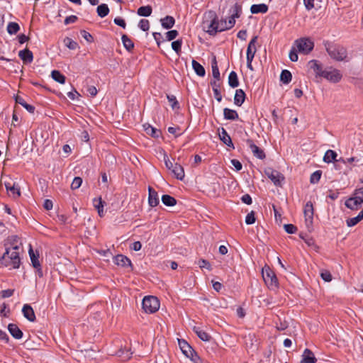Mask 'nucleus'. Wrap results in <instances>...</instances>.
Here are the masks:
<instances>
[{"label":"nucleus","mask_w":363,"mask_h":363,"mask_svg":"<svg viewBox=\"0 0 363 363\" xmlns=\"http://www.w3.org/2000/svg\"><path fill=\"white\" fill-rule=\"evenodd\" d=\"M353 195L356 197L360 204L363 203V187L356 189Z\"/></svg>","instance_id":"obj_51"},{"label":"nucleus","mask_w":363,"mask_h":363,"mask_svg":"<svg viewBox=\"0 0 363 363\" xmlns=\"http://www.w3.org/2000/svg\"><path fill=\"white\" fill-rule=\"evenodd\" d=\"M51 77L52 78L59 82L60 84H65V80H66V77L64 74H62L60 71L58 70H53L51 72Z\"/></svg>","instance_id":"obj_39"},{"label":"nucleus","mask_w":363,"mask_h":363,"mask_svg":"<svg viewBox=\"0 0 363 363\" xmlns=\"http://www.w3.org/2000/svg\"><path fill=\"white\" fill-rule=\"evenodd\" d=\"M198 264H199V267L201 269L206 268V269H208L209 271L211 270V265L210 262L206 259H200L198 261Z\"/></svg>","instance_id":"obj_57"},{"label":"nucleus","mask_w":363,"mask_h":363,"mask_svg":"<svg viewBox=\"0 0 363 363\" xmlns=\"http://www.w3.org/2000/svg\"><path fill=\"white\" fill-rule=\"evenodd\" d=\"M14 294V289H8L6 290H2L0 292V296L2 298H9L12 296Z\"/></svg>","instance_id":"obj_58"},{"label":"nucleus","mask_w":363,"mask_h":363,"mask_svg":"<svg viewBox=\"0 0 363 363\" xmlns=\"http://www.w3.org/2000/svg\"><path fill=\"white\" fill-rule=\"evenodd\" d=\"M175 23V19L171 16H167L161 19V25L165 29L172 28Z\"/></svg>","instance_id":"obj_29"},{"label":"nucleus","mask_w":363,"mask_h":363,"mask_svg":"<svg viewBox=\"0 0 363 363\" xmlns=\"http://www.w3.org/2000/svg\"><path fill=\"white\" fill-rule=\"evenodd\" d=\"M179 35V33L177 30H171L166 33V39L168 41L173 40L175 39Z\"/></svg>","instance_id":"obj_53"},{"label":"nucleus","mask_w":363,"mask_h":363,"mask_svg":"<svg viewBox=\"0 0 363 363\" xmlns=\"http://www.w3.org/2000/svg\"><path fill=\"white\" fill-rule=\"evenodd\" d=\"M292 79V74L290 71L284 69L280 74V81L284 84H288Z\"/></svg>","instance_id":"obj_37"},{"label":"nucleus","mask_w":363,"mask_h":363,"mask_svg":"<svg viewBox=\"0 0 363 363\" xmlns=\"http://www.w3.org/2000/svg\"><path fill=\"white\" fill-rule=\"evenodd\" d=\"M142 308L147 313H154L160 308V301L155 296H145L142 301Z\"/></svg>","instance_id":"obj_5"},{"label":"nucleus","mask_w":363,"mask_h":363,"mask_svg":"<svg viewBox=\"0 0 363 363\" xmlns=\"http://www.w3.org/2000/svg\"><path fill=\"white\" fill-rule=\"evenodd\" d=\"M262 275L264 283L270 290H276L279 288V281L275 272L267 265L263 267Z\"/></svg>","instance_id":"obj_4"},{"label":"nucleus","mask_w":363,"mask_h":363,"mask_svg":"<svg viewBox=\"0 0 363 363\" xmlns=\"http://www.w3.org/2000/svg\"><path fill=\"white\" fill-rule=\"evenodd\" d=\"M161 199L164 205L167 206H174L177 204L176 199L168 194H164Z\"/></svg>","instance_id":"obj_38"},{"label":"nucleus","mask_w":363,"mask_h":363,"mask_svg":"<svg viewBox=\"0 0 363 363\" xmlns=\"http://www.w3.org/2000/svg\"><path fill=\"white\" fill-rule=\"evenodd\" d=\"M113 22L116 25L121 26L123 28H125L126 23L123 18L121 17H116L114 18Z\"/></svg>","instance_id":"obj_62"},{"label":"nucleus","mask_w":363,"mask_h":363,"mask_svg":"<svg viewBox=\"0 0 363 363\" xmlns=\"http://www.w3.org/2000/svg\"><path fill=\"white\" fill-rule=\"evenodd\" d=\"M172 172L174 174L175 177L177 179L183 180L184 178L185 174L183 167L179 163H174V168L172 169Z\"/></svg>","instance_id":"obj_26"},{"label":"nucleus","mask_w":363,"mask_h":363,"mask_svg":"<svg viewBox=\"0 0 363 363\" xmlns=\"http://www.w3.org/2000/svg\"><path fill=\"white\" fill-rule=\"evenodd\" d=\"M148 203L151 207L157 206L159 203V197L157 192L151 186L148 187Z\"/></svg>","instance_id":"obj_16"},{"label":"nucleus","mask_w":363,"mask_h":363,"mask_svg":"<svg viewBox=\"0 0 363 363\" xmlns=\"http://www.w3.org/2000/svg\"><path fill=\"white\" fill-rule=\"evenodd\" d=\"M359 221V220L358 219V218L357 216L354 217V218H348L347 220H346V223H347V225L348 227H352V226H354L355 225H357Z\"/></svg>","instance_id":"obj_61"},{"label":"nucleus","mask_w":363,"mask_h":363,"mask_svg":"<svg viewBox=\"0 0 363 363\" xmlns=\"http://www.w3.org/2000/svg\"><path fill=\"white\" fill-rule=\"evenodd\" d=\"M138 27L143 31H147L150 28V22L147 19H141L138 23Z\"/></svg>","instance_id":"obj_52"},{"label":"nucleus","mask_w":363,"mask_h":363,"mask_svg":"<svg viewBox=\"0 0 363 363\" xmlns=\"http://www.w3.org/2000/svg\"><path fill=\"white\" fill-rule=\"evenodd\" d=\"M321 278L325 281H330L332 280V274L329 271L325 270L320 273Z\"/></svg>","instance_id":"obj_59"},{"label":"nucleus","mask_w":363,"mask_h":363,"mask_svg":"<svg viewBox=\"0 0 363 363\" xmlns=\"http://www.w3.org/2000/svg\"><path fill=\"white\" fill-rule=\"evenodd\" d=\"M96 12L99 17L104 18L108 14L109 8L107 4H101L98 6V7L96 9Z\"/></svg>","instance_id":"obj_40"},{"label":"nucleus","mask_w":363,"mask_h":363,"mask_svg":"<svg viewBox=\"0 0 363 363\" xmlns=\"http://www.w3.org/2000/svg\"><path fill=\"white\" fill-rule=\"evenodd\" d=\"M169 102L170 103V106L173 109H179L180 107L179 106V103L177 100V98L174 95H167V96Z\"/></svg>","instance_id":"obj_48"},{"label":"nucleus","mask_w":363,"mask_h":363,"mask_svg":"<svg viewBox=\"0 0 363 363\" xmlns=\"http://www.w3.org/2000/svg\"><path fill=\"white\" fill-rule=\"evenodd\" d=\"M18 56L24 63H30L33 60V52L28 48L19 51Z\"/></svg>","instance_id":"obj_20"},{"label":"nucleus","mask_w":363,"mask_h":363,"mask_svg":"<svg viewBox=\"0 0 363 363\" xmlns=\"http://www.w3.org/2000/svg\"><path fill=\"white\" fill-rule=\"evenodd\" d=\"M182 40L178 39L172 43V48L178 54L181 52L182 45Z\"/></svg>","instance_id":"obj_47"},{"label":"nucleus","mask_w":363,"mask_h":363,"mask_svg":"<svg viewBox=\"0 0 363 363\" xmlns=\"http://www.w3.org/2000/svg\"><path fill=\"white\" fill-rule=\"evenodd\" d=\"M194 331L197 335V336L204 342H208L211 338V335L208 333L201 330L199 327H194Z\"/></svg>","instance_id":"obj_30"},{"label":"nucleus","mask_w":363,"mask_h":363,"mask_svg":"<svg viewBox=\"0 0 363 363\" xmlns=\"http://www.w3.org/2000/svg\"><path fill=\"white\" fill-rule=\"evenodd\" d=\"M10 313V309L8 308V305L4 303L0 306V315L2 317H8Z\"/></svg>","instance_id":"obj_56"},{"label":"nucleus","mask_w":363,"mask_h":363,"mask_svg":"<svg viewBox=\"0 0 363 363\" xmlns=\"http://www.w3.org/2000/svg\"><path fill=\"white\" fill-rule=\"evenodd\" d=\"M223 116L226 120L235 121L239 118L238 112L235 110L225 108L223 109Z\"/></svg>","instance_id":"obj_27"},{"label":"nucleus","mask_w":363,"mask_h":363,"mask_svg":"<svg viewBox=\"0 0 363 363\" xmlns=\"http://www.w3.org/2000/svg\"><path fill=\"white\" fill-rule=\"evenodd\" d=\"M230 162L233 164V166L235 167L236 171H240L242 169V164L239 160H238L236 159H233V160H231Z\"/></svg>","instance_id":"obj_63"},{"label":"nucleus","mask_w":363,"mask_h":363,"mask_svg":"<svg viewBox=\"0 0 363 363\" xmlns=\"http://www.w3.org/2000/svg\"><path fill=\"white\" fill-rule=\"evenodd\" d=\"M211 85L216 99L220 102L222 101V95L220 91V83L218 81H211Z\"/></svg>","instance_id":"obj_25"},{"label":"nucleus","mask_w":363,"mask_h":363,"mask_svg":"<svg viewBox=\"0 0 363 363\" xmlns=\"http://www.w3.org/2000/svg\"><path fill=\"white\" fill-rule=\"evenodd\" d=\"M132 354L130 350L127 347L121 348L116 352V354L121 358L122 361H127L130 359Z\"/></svg>","instance_id":"obj_28"},{"label":"nucleus","mask_w":363,"mask_h":363,"mask_svg":"<svg viewBox=\"0 0 363 363\" xmlns=\"http://www.w3.org/2000/svg\"><path fill=\"white\" fill-rule=\"evenodd\" d=\"M337 155L334 150H328L325 153V155L323 157V161L326 163H330L332 162L337 160Z\"/></svg>","instance_id":"obj_36"},{"label":"nucleus","mask_w":363,"mask_h":363,"mask_svg":"<svg viewBox=\"0 0 363 363\" xmlns=\"http://www.w3.org/2000/svg\"><path fill=\"white\" fill-rule=\"evenodd\" d=\"M305 222L307 228L312 226L313 220L314 209L311 201H308L303 208Z\"/></svg>","instance_id":"obj_11"},{"label":"nucleus","mask_w":363,"mask_h":363,"mask_svg":"<svg viewBox=\"0 0 363 363\" xmlns=\"http://www.w3.org/2000/svg\"><path fill=\"white\" fill-rule=\"evenodd\" d=\"M9 191H11L13 199H17L21 196V189L18 184L16 183H13L11 188L9 189Z\"/></svg>","instance_id":"obj_45"},{"label":"nucleus","mask_w":363,"mask_h":363,"mask_svg":"<svg viewBox=\"0 0 363 363\" xmlns=\"http://www.w3.org/2000/svg\"><path fill=\"white\" fill-rule=\"evenodd\" d=\"M228 84L232 88H236L239 86L238 74L235 71H232L229 74Z\"/></svg>","instance_id":"obj_33"},{"label":"nucleus","mask_w":363,"mask_h":363,"mask_svg":"<svg viewBox=\"0 0 363 363\" xmlns=\"http://www.w3.org/2000/svg\"><path fill=\"white\" fill-rule=\"evenodd\" d=\"M325 48L332 59L337 62H348L350 60L347 58V50L344 46L340 44L328 43L325 45Z\"/></svg>","instance_id":"obj_2"},{"label":"nucleus","mask_w":363,"mask_h":363,"mask_svg":"<svg viewBox=\"0 0 363 363\" xmlns=\"http://www.w3.org/2000/svg\"><path fill=\"white\" fill-rule=\"evenodd\" d=\"M152 8L151 6H143L138 8L137 13L140 16L148 17L152 14Z\"/></svg>","instance_id":"obj_34"},{"label":"nucleus","mask_w":363,"mask_h":363,"mask_svg":"<svg viewBox=\"0 0 363 363\" xmlns=\"http://www.w3.org/2000/svg\"><path fill=\"white\" fill-rule=\"evenodd\" d=\"M5 250H21V242L17 235H10L4 242Z\"/></svg>","instance_id":"obj_10"},{"label":"nucleus","mask_w":363,"mask_h":363,"mask_svg":"<svg viewBox=\"0 0 363 363\" xmlns=\"http://www.w3.org/2000/svg\"><path fill=\"white\" fill-rule=\"evenodd\" d=\"M297 51H298V50H296L294 48H293L291 50L289 55V59L291 60V61L296 62L298 60V57Z\"/></svg>","instance_id":"obj_60"},{"label":"nucleus","mask_w":363,"mask_h":363,"mask_svg":"<svg viewBox=\"0 0 363 363\" xmlns=\"http://www.w3.org/2000/svg\"><path fill=\"white\" fill-rule=\"evenodd\" d=\"M23 316L30 322H34L36 320L33 308L29 304H25L22 308Z\"/></svg>","instance_id":"obj_15"},{"label":"nucleus","mask_w":363,"mask_h":363,"mask_svg":"<svg viewBox=\"0 0 363 363\" xmlns=\"http://www.w3.org/2000/svg\"><path fill=\"white\" fill-rule=\"evenodd\" d=\"M284 228L289 234H294L298 230L297 227L293 224H285Z\"/></svg>","instance_id":"obj_54"},{"label":"nucleus","mask_w":363,"mask_h":363,"mask_svg":"<svg viewBox=\"0 0 363 363\" xmlns=\"http://www.w3.org/2000/svg\"><path fill=\"white\" fill-rule=\"evenodd\" d=\"M268 9V6L265 4H253L250 7V12L253 14L266 13Z\"/></svg>","instance_id":"obj_24"},{"label":"nucleus","mask_w":363,"mask_h":363,"mask_svg":"<svg viewBox=\"0 0 363 363\" xmlns=\"http://www.w3.org/2000/svg\"><path fill=\"white\" fill-rule=\"evenodd\" d=\"M230 13L233 17L238 18L242 13V6L238 3H235L230 9Z\"/></svg>","instance_id":"obj_42"},{"label":"nucleus","mask_w":363,"mask_h":363,"mask_svg":"<svg viewBox=\"0 0 363 363\" xmlns=\"http://www.w3.org/2000/svg\"><path fill=\"white\" fill-rule=\"evenodd\" d=\"M121 40L124 48L128 52H132L134 48V43L132 40L125 34L122 35Z\"/></svg>","instance_id":"obj_31"},{"label":"nucleus","mask_w":363,"mask_h":363,"mask_svg":"<svg viewBox=\"0 0 363 363\" xmlns=\"http://www.w3.org/2000/svg\"><path fill=\"white\" fill-rule=\"evenodd\" d=\"M93 204L97 210L99 216L103 217L104 216V207L106 205V202L102 200L101 197H99L93 199Z\"/></svg>","instance_id":"obj_21"},{"label":"nucleus","mask_w":363,"mask_h":363,"mask_svg":"<svg viewBox=\"0 0 363 363\" xmlns=\"http://www.w3.org/2000/svg\"><path fill=\"white\" fill-rule=\"evenodd\" d=\"M77 19H78L77 16H76L74 15H71V16L65 18V19L64 21V23L65 25L73 23H75L77 21Z\"/></svg>","instance_id":"obj_64"},{"label":"nucleus","mask_w":363,"mask_h":363,"mask_svg":"<svg viewBox=\"0 0 363 363\" xmlns=\"http://www.w3.org/2000/svg\"><path fill=\"white\" fill-rule=\"evenodd\" d=\"M80 34L82 37L88 43H93L94 39L92 35H91L89 32H87L85 30H82L80 31Z\"/></svg>","instance_id":"obj_50"},{"label":"nucleus","mask_w":363,"mask_h":363,"mask_svg":"<svg viewBox=\"0 0 363 363\" xmlns=\"http://www.w3.org/2000/svg\"><path fill=\"white\" fill-rule=\"evenodd\" d=\"M31 263L33 267H40V263L38 260L39 255L35 254L33 249L30 247L28 251Z\"/></svg>","instance_id":"obj_41"},{"label":"nucleus","mask_w":363,"mask_h":363,"mask_svg":"<svg viewBox=\"0 0 363 363\" xmlns=\"http://www.w3.org/2000/svg\"><path fill=\"white\" fill-rule=\"evenodd\" d=\"M113 262L118 265L123 267H132V263L130 259L123 255H117L113 257Z\"/></svg>","instance_id":"obj_14"},{"label":"nucleus","mask_w":363,"mask_h":363,"mask_svg":"<svg viewBox=\"0 0 363 363\" xmlns=\"http://www.w3.org/2000/svg\"><path fill=\"white\" fill-rule=\"evenodd\" d=\"M209 13L211 14V16L213 17L211 23L208 26L207 30V32L210 35H215L218 32H222L230 29L226 19H221L220 21H218L215 13L211 11Z\"/></svg>","instance_id":"obj_3"},{"label":"nucleus","mask_w":363,"mask_h":363,"mask_svg":"<svg viewBox=\"0 0 363 363\" xmlns=\"http://www.w3.org/2000/svg\"><path fill=\"white\" fill-rule=\"evenodd\" d=\"M308 66L310 69L313 71L316 78L323 77L325 69H323V65L319 61L316 60H310Z\"/></svg>","instance_id":"obj_12"},{"label":"nucleus","mask_w":363,"mask_h":363,"mask_svg":"<svg viewBox=\"0 0 363 363\" xmlns=\"http://www.w3.org/2000/svg\"><path fill=\"white\" fill-rule=\"evenodd\" d=\"M64 43L65 45L70 50H76L79 47L78 43L69 37H66L64 39Z\"/></svg>","instance_id":"obj_44"},{"label":"nucleus","mask_w":363,"mask_h":363,"mask_svg":"<svg viewBox=\"0 0 363 363\" xmlns=\"http://www.w3.org/2000/svg\"><path fill=\"white\" fill-rule=\"evenodd\" d=\"M322 175V171L321 170H316L313 173L311 174L310 177V182L311 184H317L319 182L320 177Z\"/></svg>","instance_id":"obj_46"},{"label":"nucleus","mask_w":363,"mask_h":363,"mask_svg":"<svg viewBox=\"0 0 363 363\" xmlns=\"http://www.w3.org/2000/svg\"><path fill=\"white\" fill-rule=\"evenodd\" d=\"M8 330L11 336L16 340H19L23 337V333L16 324L9 323L8 325Z\"/></svg>","instance_id":"obj_18"},{"label":"nucleus","mask_w":363,"mask_h":363,"mask_svg":"<svg viewBox=\"0 0 363 363\" xmlns=\"http://www.w3.org/2000/svg\"><path fill=\"white\" fill-rule=\"evenodd\" d=\"M245 98L246 94L245 91L241 89H237L234 96V104L238 106H241L244 103Z\"/></svg>","instance_id":"obj_23"},{"label":"nucleus","mask_w":363,"mask_h":363,"mask_svg":"<svg viewBox=\"0 0 363 363\" xmlns=\"http://www.w3.org/2000/svg\"><path fill=\"white\" fill-rule=\"evenodd\" d=\"M265 174L277 186H282V183L285 179L284 176L277 170L272 168H267L264 170Z\"/></svg>","instance_id":"obj_8"},{"label":"nucleus","mask_w":363,"mask_h":363,"mask_svg":"<svg viewBox=\"0 0 363 363\" xmlns=\"http://www.w3.org/2000/svg\"><path fill=\"white\" fill-rule=\"evenodd\" d=\"M143 128H144L145 132L147 135L152 136V138H158L162 134L160 130L152 127L150 124H144Z\"/></svg>","instance_id":"obj_22"},{"label":"nucleus","mask_w":363,"mask_h":363,"mask_svg":"<svg viewBox=\"0 0 363 363\" xmlns=\"http://www.w3.org/2000/svg\"><path fill=\"white\" fill-rule=\"evenodd\" d=\"M0 263L4 267H10V269H18L21 264L20 250H5L4 253L0 257Z\"/></svg>","instance_id":"obj_1"},{"label":"nucleus","mask_w":363,"mask_h":363,"mask_svg":"<svg viewBox=\"0 0 363 363\" xmlns=\"http://www.w3.org/2000/svg\"><path fill=\"white\" fill-rule=\"evenodd\" d=\"M82 184V179L80 177H76L71 184V189L73 190L77 189L81 186Z\"/></svg>","instance_id":"obj_49"},{"label":"nucleus","mask_w":363,"mask_h":363,"mask_svg":"<svg viewBox=\"0 0 363 363\" xmlns=\"http://www.w3.org/2000/svg\"><path fill=\"white\" fill-rule=\"evenodd\" d=\"M317 359L315 358L313 352L306 348L304 350L303 354H302V363H316Z\"/></svg>","instance_id":"obj_19"},{"label":"nucleus","mask_w":363,"mask_h":363,"mask_svg":"<svg viewBox=\"0 0 363 363\" xmlns=\"http://www.w3.org/2000/svg\"><path fill=\"white\" fill-rule=\"evenodd\" d=\"M345 205L347 208L351 210H356L358 208V206L360 205L356 197H350L346 200Z\"/></svg>","instance_id":"obj_35"},{"label":"nucleus","mask_w":363,"mask_h":363,"mask_svg":"<svg viewBox=\"0 0 363 363\" xmlns=\"http://www.w3.org/2000/svg\"><path fill=\"white\" fill-rule=\"evenodd\" d=\"M255 213L253 211H252L250 213H249L245 218V223L247 225H252L255 223L256 218H255Z\"/></svg>","instance_id":"obj_55"},{"label":"nucleus","mask_w":363,"mask_h":363,"mask_svg":"<svg viewBox=\"0 0 363 363\" xmlns=\"http://www.w3.org/2000/svg\"><path fill=\"white\" fill-rule=\"evenodd\" d=\"M295 45L298 51L305 55L310 53L314 48V43L308 38H302L295 40Z\"/></svg>","instance_id":"obj_7"},{"label":"nucleus","mask_w":363,"mask_h":363,"mask_svg":"<svg viewBox=\"0 0 363 363\" xmlns=\"http://www.w3.org/2000/svg\"><path fill=\"white\" fill-rule=\"evenodd\" d=\"M219 138L220 140L228 147L234 149V145L232 142V139L230 135L228 133L226 130L224 128H221V131L219 132Z\"/></svg>","instance_id":"obj_17"},{"label":"nucleus","mask_w":363,"mask_h":363,"mask_svg":"<svg viewBox=\"0 0 363 363\" xmlns=\"http://www.w3.org/2000/svg\"><path fill=\"white\" fill-rule=\"evenodd\" d=\"M322 77L326 79L330 82L337 83L341 80L342 75L340 70L330 67V70H324Z\"/></svg>","instance_id":"obj_9"},{"label":"nucleus","mask_w":363,"mask_h":363,"mask_svg":"<svg viewBox=\"0 0 363 363\" xmlns=\"http://www.w3.org/2000/svg\"><path fill=\"white\" fill-rule=\"evenodd\" d=\"M20 30L19 25L16 22H9L7 26V32L10 35L16 34Z\"/></svg>","instance_id":"obj_43"},{"label":"nucleus","mask_w":363,"mask_h":363,"mask_svg":"<svg viewBox=\"0 0 363 363\" xmlns=\"http://www.w3.org/2000/svg\"><path fill=\"white\" fill-rule=\"evenodd\" d=\"M192 67L196 72V74L199 77H204L206 74V71L204 67L195 60H192Z\"/></svg>","instance_id":"obj_32"},{"label":"nucleus","mask_w":363,"mask_h":363,"mask_svg":"<svg viewBox=\"0 0 363 363\" xmlns=\"http://www.w3.org/2000/svg\"><path fill=\"white\" fill-rule=\"evenodd\" d=\"M246 143L249 146L254 156L260 160H263L266 157L264 150L256 145L252 139H247L246 140Z\"/></svg>","instance_id":"obj_13"},{"label":"nucleus","mask_w":363,"mask_h":363,"mask_svg":"<svg viewBox=\"0 0 363 363\" xmlns=\"http://www.w3.org/2000/svg\"><path fill=\"white\" fill-rule=\"evenodd\" d=\"M179 346L182 353L194 363H199L200 358L192 347L184 340H178Z\"/></svg>","instance_id":"obj_6"}]
</instances>
